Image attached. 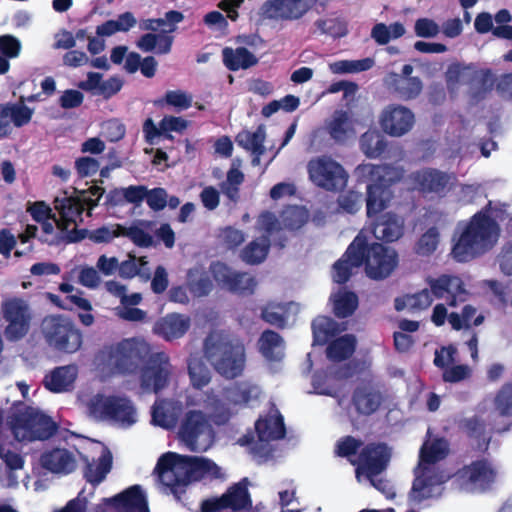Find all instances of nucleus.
Masks as SVG:
<instances>
[{
  "mask_svg": "<svg viewBox=\"0 0 512 512\" xmlns=\"http://www.w3.org/2000/svg\"><path fill=\"white\" fill-rule=\"evenodd\" d=\"M1 314L7 323L4 334L8 340L17 341L28 333L31 314L26 301L16 297L4 300Z\"/></svg>",
  "mask_w": 512,
  "mask_h": 512,
  "instance_id": "18",
  "label": "nucleus"
},
{
  "mask_svg": "<svg viewBox=\"0 0 512 512\" xmlns=\"http://www.w3.org/2000/svg\"><path fill=\"white\" fill-rule=\"evenodd\" d=\"M5 108L9 112L10 121L17 127L23 126L31 120L33 111L22 102L5 105Z\"/></svg>",
  "mask_w": 512,
  "mask_h": 512,
  "instance_id": "63",
  "label": "nucleus"
},
{
  "mask_svg": "<svg viewBox=\"0 0 512 512\" xmlns=\"http://www.w3.org/2000/svg\"><path fill=\"white\" fill-rule=\"evenodd\" d=\"M250 504L247 486L240 482L219 498L203 501L201 512H239Z\"/></svg>",
  "mask_w": 512,
  "mask_h": 512,
  "instance_id": "22",
  "label": "nucleus"
},
{
  "mask_svg": "<svg viewBox=\"0 0 512 512\" xmlns=\"http://www.w3.org/2000/svg\"><path fill=\"white\" fill-rule=\"evenodd\" d=\"M494 413L499 416H512V384L504 385L493 399Z\"/></svg>",
  "mask_w": 512,
  "mask_h": 512,
  "instance_id": "58",
  "label": "nucleus"
},
{
  "mask_svg": "<svg viewBox=\"0 0 512 512\" xmlns=\"http://www.w3.org/2000/svg\"><path fill=\"white\" fill-rule=\"evenodd\" d=\"M306 168L312 184L326 191H339L347 184L348 173L331 156L313 157L308 161Z\"/></svg>",
  "mask_w": 512,
  "mask_h": 512,
  "instance_id": "16",
  "label": "nucleus"
},
{
  "mask_svg": "<svg viewBox=\"0 0 512 512\" xmlns=\"http://www.w3.org/2000/svg\"><path fill=\"white\" fill-rule=\"evenodd\" d=\"M385 85L404 100L416 98L422 91V82L418 77H401L397 73L386 76Z\"/></svg>",
  "mask_w": 512,
  "mask_h": 512,
  "instance_id": "37",
  "label": "nucleus"
},
{
  "mask_svg": "<svg viewBox=\"0 0 512 512\" xmlns=\"http://www.w3.org/2000/svg\"><path fill=\"white\" fill-rule=\"evenodd\" d=\"M265 129L259 126L255 131H242L237 136V143L252 153L253 165L260 164V156L264 153L263 142L265 140Z\"/></svg>",
  "mask_w": 512,
  "mask_h": 512,
  "instance_id": "42",
  "label": "nucleus"
},
{
  "mask_svg": "<svg viewBox=\"0 0 512 512\" xmlns=\"http://www.w3.org/2000/svg\"><path fill=\"white\" fill-rule=\"evenodd\" d=\"M42 333L51 348L63 353H76L83 344L81 331L65 316L46 317L42 322Z\"/></svg>",
  "mask_w": 512,
  "mask_h": 512,
  "instance_id": "15",
  "label": "nucleus"
},
{
  "mask_svg": "<svg viewBox=\"0 0 512 512\" xmlns=\"http://www.w3.org/2000/svg\"><path fill=\"white\" fill-rule=\"evenodd\" d=\"M495 475V471L489 463L477 461L460 472V485L467 492L483 491L494 481Z\"/></svg>",
  "mask_w": 512,
  "mask_h": 512,
  "instance_id": "25",
  "label": "nucleus"
},
{
  "mask_svg": "<svg viewBox=\"0 0 512 512\" xmlns=\"http://www.w3.org/2000/svg\"><path fill=\"white\" fill-rule=\"evenodd\" d=\"M429 289H423L418 293L405 295L395 299L397 311L423 310L428 308L434 298H443L448 295L451 299L449 305L454 307L458 302L465 301L466 290L462 280L457 276L441 275L437 278H428Z\"/></svg>",
  "mask_w": 512,
  "mask_h": 512,
  "instance_id": "10",
  "label": "nucleus"
},
{
  "mask_svg": "<svg viewBox=\"0 0 512 512\" xmlns=\"http://www.w3.org/2000/svg\"><path fill=\"white\" fill-rule=\"evenodd\" d=\"M211 272L215 281L223 288L233 292H252L256 286L254 278L247 273L232 271L224 263H214Z\"/></svg>",
  "mask_w": 512,
  "mask_h": 512,
  "instance_id": "26",
  "label": "nucleus"
},
{
  "mask_svg": "<svg viewBox=\"0 0 512 512\" xmlns=\"http://www.w3.org/2000/svg\"><path fill=\"white\" fill-rule=\"evenodd\" d=\"M439 242V234L435 228H430L419 239L416 245V252L420 255L433 253Z\"/></svg>",
  "mask_w": 512,
  "mask_h": 512,
  "instance_id": "64",
  "label": "nucleus"
},
{
  "mask_svg": "<svg viewBox=\"0 0 512 512\" xmlns=\"http://www.w3.org/2000/svg\"><path fill=\"white\" fill-rule=\"evenodd\" d=\"M188 374L191 389L186 393V407L203 408L216 424L226 423L238 407L249 404L261 394V389L249 382L235 384L221 396L214 389L204 390L211 381V372L200 359H190Z\"/></svg>",
  "mask_w": 512,
  "mask_h": 512,
  "instance_id": "1",
  "label": "nucleus"
},
{
  "mask_svg": "<svg viewBox=\"0 0 512 512\" xmlns=\"http://www.w3.org/2000/svg\"><path fill=\"white\" fill-rule=\"evenodd\" d=\"M106 504H112L118 512H149L147 497L139 485H134L121 494L104 499Z\"/></svg>",
  "mask_w": 512,
  "mask_h": 512,
  "instance_id": "32",
  "label": "nucleus"
},
{
  "mask_svg": "<svg viewBox=\"0 0 512 512\" xmlns=\"http://www.w3.org/2000/svg\"><path fill=\"white\" fill-rule=\"evenodd\" d=\"M32 218L38 222L42 231L47 235H51L55 227L57 228V221L52 216L51 208L44 202H36L27 208Z\"/></svg>",
  "mask_w": 512,
  "mask_h": 512,
  "instance_id": "47",
  "label": "nucleus"
},
{
  "mask_svg": "<svg viewBox=\"0 0 512 512\" xmlns=\"http://www.w3.org/2000/svg\"><path fill=\"white\" fill-rule=\"evenodd\" d=\"M317 28L332 37H343L347 33L346 23L338 18H325L316 22Z\"/></svg>",
  "mask_w": 512,
  "mask_h": 512,
  "instance_id": "62",
  "label": "nucleus"
},
{
  "mask_svg": "<svg viewBox=\"0 0 512 512\" xmlns=\"http://www.w3.org/2000/svg\"><path fill=\"white\" fill-rule=\"evenodd\" d=\"M156 471L161 490L173 494L177 499L193 482L223 477L222 469L210 459L173 452L159 458Z\"/></svg>",
  "mask_w": 512,
  "mask_h": 512,
  "instance_id": "3",
  "label": "nucleus"
},
{
  "mask_svg": "<svg viewBox=\"0 0 512 512\" xmlns=\"http://www.w3.org/2000/svg\"><path fill=\"white\" fill-rule=\"evenodd\" d=\"M381 402V394L370 385L357 388L353 395V404L357 412L363 415L377 411Z\"/></svg>",
  "mask_w": 512,
  "mask_h": 512,
  "instance_id": "41",
  "label": "nucleus"
},
{
  "mask_svg": "<svg viewBox=\"0 0 512 512\" xmlns=\"http://www.w3.org/2000/svg\"><path fill=\"white\" fill-rule=\"evenodd\" d=\"M499 229L488 211L473 216L469 223L459 227L454 237L452 255L458 262H466L490 249L497 241Z\"/></svg>",
  "mask_w": 512,
  "mask_h": 512,
  "instance_id": "6",
  "label": "nucleus"
},
{
  "mask_svg": "<svg viewBox=\"0 0 512 512\" xmlns=\"http://www.w3.org/2000/svg\"><path fill=\"white\" fill-rule=\"evenodd\" d=\"M255 429L259 441L252 450L258 453L264 446L273 440H278L284 437L285 428L283 418L276 409H272L265 417H260L255 424Z\"/></svg>",
  "mask_w": 512,
  "mask_h": 512,
  "instance_id": "27",
  "label": "nucleus"
},
{
  "mask_svg": "<svg viewBox=\"0 0 512 512\" xmlns=\"http://www.w3.org/2000/svg\"><path fill=\"white\" fill-rule=\"evenodd\" d=\"M78 374L79 369L75 364L59 366L46 373L43 385L53 393L70 392L75 387Z\"/></svg>",
  "mask_w": 512,
  "mask_h": 512,
  "instance_id": "28",
  "label": "nucleus"
},
{
  "mask_svg": "<svg viewBox=\"0 0 512 512\" xmlns=\"http://www.w3.org/2000/svg\"><path fill=\"white\" fill-rule=\"evenodd\" d=\"M281 218L285 228L297 229L307 221L308 212L303 207L292 206L283 211Z\"/></svg>",
  "mask_w": 512,
  "mask_h": 512,
  "instance_id": "59",
  "label": "nucleus"
},
{
  "mask_svg": "<svg viewBox=\"0 0 512 512\" xmlns=\"http://www.w3.org/2000/svg\"><path fill=\"white\" fill-rule=\"evenodd\" d=\"M150 351V345L144 339L128 338L100 350L95 356L94 365L102 379L114 375H130Z\"/></svg>",
  "mask_w": 512,
  "mask_h": 512,
  "instance_id": "5",
  "label": "nucleus"
},
{
  "mask_svg": "<svg viewBox=\"0 0 512 512\" xmlns=\"http://www.w3.org/2000/svg\"><path fill=\"white\" fill-rule=\"evenodd\" d=\"M326 127L329 135L337 142H345L356 135L355 121L345 111H335Z\"/></svg>",
  "mask_w": 512,
  "mask_h": 512,
  "instance_id": "36",
  "label": "nucleus"
},
{
  "mask_svg": "<svg viewBox=\"0 0 512 512\" xmlns=\"http://www.w3.org/2000/svg\"><path fill=\"white\" fill-rule=\"evenodd\" d=\"M115 395L96 393L91 396H80L79 401L86 413L93 419L108 421L110 410L114 404Z\"/></svg>",
  "mask_w": 512,
  "mask_h": 512,
  "instance_id": "35",
  "label": "nucleus"
},
{
  "mask_svg": "<svg viewBox=\"0 0 512 512\" xmlns=\"http://www.w3.org/2000/svg\"><path fill=\"white\" fill-rule=\"evenodd\" d=\"M331 300L333 302L334 313L338 317H347L351 315L358 306V298L353 292L340 289L338 292L332 294Z\"/></svg>",
  "mask_w": 512,
  "mask_h": 512,
  "instance_id": "49",
  "label": "nucleus"
},
{
  "mask_svg": "<svg viewBox=\"0 0 512 512\" xmlns=\"http://www.w3.org/2000/svg\"><path fill=\"white\" fill-rule=\"evenodd\" d=\"M94 450L100 453L97 461H93L87 465L85 470V477L88 482L98 484L110 472L112 466V455L100 443H94Z\"/></svg>",
  "mask_w": 512,
  "mask_h": 512,
  "instance_id": "39",
  "label": "nucleus"
},
{
  "mask_svg": "<svg viewBox=\"0 0 512 512\" xmlns=\"http://www.w3.org/2000/svg\"><path fill=\"white\" fill-rule=\"evenodd\" d=\"M318 0H267L260 8L264 18L272 20H298L302 18Z\"/></svg>",
  "mask_w": 512,
  "mask_h": 512,
  "instance_id": "19",
  "label": "nucleus"
},
{
  "mask_svg": "<svg viewBox=\"0 0 512 512\" xmlns=\"http://www.w3.org/2000/svg\"><path fill=\"white\" fill-rule=\"evenodd\" d=\"M123 237L129 238L133 243L141 247H148L152 244V236L148 232V224L145 222L135 223L129 227L123 226Z\"/></svg>",
  "mask_w": 512,
  "mask_h": 512,
  "instance_id": "57",
  "label": "nucleus"
},
{
  "mask_svg": "<svg viewBox=\"0 0 512 512\" xmlns=\"http://www.w3.org/2000/svg\"><path fill=\"white\" fill-rule=\"evenodd\" d=\"M188 286L194 296L207 295L212 288V283L205 276L204 268L197 266L188 272Z\"/></svg>",
  "mask_w": 512,
  "mask_h": 512,
  "instance_id": "54",
  "label": "nucleus"
},
{
  "mask_svg": "<svg viewBox=\"0 0 512 512\" xmlns=\"http://www.w3.org/2000/svg\"><path fill=\"white\" fill-rule=\"evenodd\" d=\"M406 32L403 24L394 22L390 25L377 23L371 30V38L379 45H385L391 40L402 37Z\"/></svg>",
  "mask_w": 512,
  "mask_h": 512,
  "instance_id": "50",
  "label": "nucleus"
},
{
  "mask_svg": "<svg viewBox=\"0 0 512 512\" xmlns=\"http://www.w3.org/2000/svg\"><path fill=\"white\" fill-rule=\"evenodd\" d=\"M75 273L78 276V282L84 287L94 289L100 283L101 279L97 270L91 266L80 265L72 269L70 272V277H72Z\"/></svg>",
  "mask_w": 512,
  "mask_h": 512,
  "instance_id": "61",
  "label": "nucleus"
},
{
  "mask_svg": "<svg viewBox=\"0 0 512 512\" xmlns=\"http://www.w3.org/2000/svg\"><path fill=\"white\" fill-rule=\"evenodd\" d=\"M412 189L424 195H443L454 184V177L435 169L417 171L409 177Z\"/></svg>",
  "mask_w": 512,
  "mask_h": 512,
  "instance_id": "21",
  "label": "nucleus"
},
{
  "mask_svg": "<svg viewBox=\"0 0 512 512\" xmlns=\"http://www.w3.org/2000/svg\"><path fill=\"white\" fill-rule=\"evenodd\" d=\"M137 23L135 16L131 12L120 14L116 19L108 20L97 26L96 33L98 36H111L117 32H127Z\"/></svg>",
  "mask_w": 512,
  "mask_h": 512,
  "instance_id": "45",
  "label": "nucleus"
},
{
  "mask_svg": "<svg viewBox=\"0 0 512 512\" xmlns=\"http://www.w3.org/2000/svg\"><path fill=\"white\" fill-rule=\"evenodd\" d=\"M190 317L183 314L171 313L159 319L153 327L154 334L166 341L183 337L190 328Z\"/></svg>",
  "mask_w": 512,
  "mask_h": 512,
  "instance_id": "33",
  "label": "nucleus"
},
{
  "mask_svg": "<svg viewBox=\"0 0 512 512\" xmlns=\"http://www.w3.org/2000/svg\"><path fill=\"white\" fill-rule=\"evenodd\" d=\"M379 122L385 133L399 137L411 130L415 117L405 106L389 105L382 111Z\"/></svg>",
  "mask_w": 512,
  "mask_h": 512,
  "instance_id": "24",
  "label": "nucleus"
},
{
  "mask_svg": "<svg viewBox=\"0 0 512 512\" xmlns=\"http://www.w3.org/2000/svg\"><path fill=\"white\" fill-rule=\"evenodd\" d=\"M375 65L372 57L352 60H338L328 64L333 74H354L370 70Z\"/></svg>",
  "mask_w": 512,
  "mask_h": 512,
  "instance_id": "46",
  "label": "nucleus"
},
{
  "mask_svg": "<svg viewBox=\"0 0 512 512\" xmlns=\"http://www.w3.org/2000/svg\"><path fill=\"white\" fill-rule=\"evenodd\" d=\"M40 463L51 473L67 475L77 467V457L73 451L66 448H54L41 455Z\"/></svg>",
  "mask_w": 512,
  "mask_h": 512,
  "instance_id": "29",
  "label": "nucleus"
},
{
  "mask_svg": "<svg viewBox=\"0 0 512 512\" xmlns=\"http://www.w3.org/2000/svg\"><path fill=\"white\" fill-rule=\"evenodd\" d=\"M108 422L121 427H129L137 422L138 414L132 402L122 396H115L114 404L110 410Z\"/></svg>",
  "mask_w": 512,
  "mask_h": 512,
  "instance_id": "40",
  "label": "nucleus"
},
{
  "mask_svg": "<svg viewBox=\"0 0 512 512\" xmlns=\"http://www.w3.org/2000/svg\"><path fill=\"white\" fill-rule=\"evenodd\" d=\"M364 247L363 264L369 278L384 279L397 267L398 255L394 249L379 243L368 245L366 236Z\"/></svg>",
  "mask_w": 512,
  "mask_h": 512,
  "instance_id": "17",
  "label": "nucleus"
},
{
  "mask_svg": "<svg viewBox=\"0 0 512 512\" xmlns=\"http://www.w3.org/2000/svg\"><path fill=\"white\" fill-rule=\"evenodd\" d=\"M259 350L266 360L280 361L284 357L283 340L273 331H265L259 339Z\"/></svg>",
  "mask_w": 512,
  "mask_h": 512,
  "instance_id": "44",
  "label": "nucleus"
},
{
  "mask_svg": "<svg viewBox=\"0 0 512 512\" xmlns=\"http://www.w3.org/2000/svg\"><path fill=\"white\" fill-rule=\"evenodd\" d=\"M103 188L92 185L87 190L76 191L75 196H67L63 192L62 196L55 198V209L59 214L57 229L64 235L68 242H75L83 238V231L77 227L82 222L83 211L85 208L91 210L98 204L103 195Z\"/></svg>",
  "mask_w": 512,
  "mask_h": 512,
  "instance_id": "7",
  "label": "nucleus"
},
{
  "mask_svg": "<svg viewBox=\"0 0 512 512\" xmlns=\"http://www.w3.org/2000/svg\"><path fill=\"white\" fill-rule=\"evenodd\" d=\"M355 345L356 339L354 336H341L329 344L327 347V357L335 362L344 360L352 355Z\"/></svg>",
  "mask_w": 512,
  "mask_h": 512,
  "instance_id": "48",
  "label": "nucleus"
},
{
  "mask_svg": "<svg viewBox=\"0 0 512 512\" xmlns=\"http://www.w3.org/2000/svg\"><path fill=\"white\" fill-rule=\"evenodd\" d=\"M390 459L389 449L382 444L368 445L362 449L356 460L351 462L357 465L356 478L359 482L368 480L372 486L382 492L386 498H393L395 496L392 485L382 479L378 478L379 474L386 468Z\"/></svg>",
  "mask_w": 512,
  "mask_h": 512,
  "instance_id": "12",
  "label": "nucleus"
},
{
  "mask_svg": "<svg viewBox=\"0 0 512 512\" xmlns=\"http://www.w3.org/2000/svg\"><path fill=\"white\" fill-rule=\"evenodd\" d=\"M123 234V226L120 224H109L99 227L90 233V239L96 243H109Z\"/></svg>",
  "mask_w": 512,
  "mask_h": 512,
  "instance_id": "60",
  "label": "nucleus"
},
{
  "mask_svg": "<svg viewBox=\"0 0 512 512\" xmlns=\"http://www.w3.org/2000/svg\"><path fill=\"white\" fill-rule=\"evenodd\" d=\"M360 148L367 157L377 158L385 149L384 138L376 130L367 131L360 138Z\"/></svg>",
  "mask_w": 512,
  "mask_h": 512,
  "instance_id": "52",
  "label": "nucleus"
},
{
  "mask_svg": "<svg viewBox=\"0 0 512 512\" xmlns=\"http://www.w3.org/2000/svg\"><path fill=\"white\" fill-rule=\"evenodd\" d=\"M205 356L214 369L223 377L233 379L240 376L245 368L244 345L228 334L214 331L205 341Z\"/></svg>",
  "mask_w": 512,
  "mask_h": 512,
  "instance_id": "8",
  "label": "nucleus"
},
{
  "mask_svg": "<svg viewBox=\"0 0 512 512\" xmlns=\"http://www.w3.org/2000/svg\"><path fill=\"white\" fill-rule=\"evenodd\" d=\"M119 274L125 278H132L136 275L148 279L150 277V269L143 257L136 258L129 255V258L119 263Z\"/></svg>",
  "mask_w": 512,
  "mask_h": 512,
  "instance_id": "55",
  "label": "nucleus"
},
{
  "mask_svg": "<svg viewBox=\"0 0 512 512\" xmlns=\"http://www.w3.org/2000/svg\"><path fill=\"white\" fill-rule=\"evenodd\" d=\"M365 246V233L360 232L354 241L349 245L344 256L333 266L332 278L336 283L346 282L354 269L363 264Z\"/></svg>",
  "mask_w": 512,
  "mask_h": 512,
  "instance_id": "23",
  "label": "nucleus"
},
{
  "mask_svg": "<svg viewBox=\"0 0 512 512\" xmlns=\"http://www.w3.org/2000/svg\"><path fill=\"white\" fill-rule=\"evenodd\" d=\"M0 410V459L3 466L12 470H23L24 458L12 442L5 438L6 426L18 441L45 440L56 431V423L50 416L35 407H14L6 417Z\"/></svg>",
  "mask_w": 512,
  "mask_h": 512,
  "instance_id": "2",
  "label": "nucleus"
},
{
  "mask_svg": "<svg viewBox=\"0 0 512 512\" xmlns=\"http://www.w3.org/2000/svg\"><path fill=\"white\" fill-rule=\"evenodd\" d=\"M484 321L482 314H477V310L471 305H466L461 314L450 313L448 322L455 330L470 328L471 326H479Z\"/></svg>",
  "mask_w": 512,
  "mask_h": 512,
  "instance_id": "51",
  "label": "nucleus"
},
{
  "mask_svg": "<svg viewBox=\"0 0 512 512\" xmlns=\"http://www.w3.org/2000/svg\"><path fill=\"white\" fill-rule=\"evenodd\" d=\"M268 249L269 240L266 236H263L260 240L257 239L247 245L241 252V258L248 264H257L266 258Z\"/></svg>",
  "mask_w": 512,
  "mask_h": 512,
  "instance_id": "53",
  "label": "nucleus"
},
{
  "mask_svg": "<svg viewBox=\"0 0 512 512\" xmlns=\"http://www.w3.org/2000/svg\"><path fill=\"white\" fill-rule=\"evenodd\" d=\"M448 453V444L443 439L426 441L420 451L419 465L415 471V480L409 495L414 503L438 497L443 491V484L450 474L441 471L438 462Z\"/></svg>",
  "mask_w": 512,
  "mask_h": 512,
  "instance_id": "4",
  "label": "nucleus"
},
{
  "mask_svg": "<svg viewBox=\"0 0 512 512\" xmlns=\"http://www.w3.org/2000/svg\"><path fill=\"white\" fill-rule=\"evenodd\" d=\"M390 459L389 449L382 444L368 445L362 449L356 460L351 462L357 465L356 478L359 482L368 480L372 486L382 492L386 498H393L395 496L392 485L382 479L378 478L379 474L386 468Z\"/></svg>",
  "mask_w": 512,
  "mask_h": 512,
  "instance_id": "11",
  "label": "nucleus"
},
{
  "mask_svg": "<svg viewBox=\"0 0 512 512\" xmlns=\"http://www.w3.org/2000/svg\"><path fill=\"white\" fill-rule=\"evenodd\" d=\"M171 373L168 355L164 352L152 354L141 372V386L146 391L158 393L166 387Z\"/></svg>",
  "mask_w": 512,
  "mask_h": 512,
  "instance_id": "20",
  "label": "nucleus"
},
{
  "mask_svg": "<svg viewBox=\"0 0 512 512\" xmlns=\"http://www.w3.org/2000/svg\"><path fill=\"white\" fill-rule=\"evenodd\" d=\"M356 173L363 181L369 182L366 199L368 218L381 215L392 199L388 185L401 178L402 170L386 165L362 164L357 167Z\"/></svg>",
  "mask_w": 512,
  "mask_h": 512,
  "instance_id": "9",
  "label": "nucleus"
},
{
  "mask_svg": "<svg viewBox=\"0 0 512 512\" xmlns=\"http://www.w3.org/2000/svg\"><path fill=\"white\" fill-rule=\"evenodd\" d=\"M314 342L325 343L329 337L339 331V325L326 316L317 317L312 323Z\"/></svg>",
  "mask_w": 512,
  "mask_h": 512,
  "instance_id": "56",
  "label": "nucleus"
},
{
  "mask_svg": "<svg viewBox=\"0 0 512 512\" xmlns=\"http://www.w3.org/2000/svg\"><path fill=\"white\" fill-rule=\"evenodd\" d=\"M225 66L232 71L247 69L257 63V58L246 48L226 47L222 51Z\"/></svg>",
  "mask_w": 512,
  "mask_h": 512,
  "instance_id": "43",
  "label": "nucleus"
},
{
  "mask_svg": "<svg viewBox=\"0 0 512 512\" xmlns=\"http://www.w3.org/2000/svg\"><path fill=\"white\" fill-rule=\"evenodd\" d=\"M350 366H345L340 370L330 368L328 373L315 374L312 378L313 392L320 395L335 397L341 390L344 380L353 375Z\"/></svg>",
  "mask_w": 512,
  "mask_h": 512,
  "instance_id": "30",
  "label": "nucleus"
},
{
  "mask_svg": "<svg viewBox=\"0 0 512 512\" xmlns=\"http://www.w3.org/2000/svg\"><path fill=\"white\" fill-rule=\"evenodd\" d=\"M298 312L299 307L293 302L286 304L272 302L263 309L262 318L271 325L283 327L293 321Z\"/></svg>",
  "mask_w": 512,
  "mask_h": 512,
  "instance_id": "38",
  "label": "nucleus"
},
{
  "mask_svg": "<svg viewBox=\"0 0 512 512\" xmlns=\"http://www.w3.org/2000/svg\"><path fill=\"white\" fill-rule=\"evenodd\" d=\"M184 19L181 12L169 11L163 18L144 19L139 27L145 31H160L161 33H147L139 38L137 47L144 51H154L157 54H167L171 50L173 37L169 35L176 30V25Z\"/></svg>",
  "mask_w": 512,
  "mask_h": 512,
  "instance_id": "14",
  "label": "nucleus"
},
{
  "mask_svg": "<svg viewBox=\"0 0 512 512\" xmlns=\"http://www.w3.org/2000/svg\"><path fill=\"white\" fill-rule=\"evenodd\" d=\"M180 420L179 439L192 451H206L214 441V432L209 423H216L201 407H186Z\"/></svg>",
  "mask_w": 512,
  "mask_h": 512,
  "instance_id": "13",
  "label": "nucleus"
},
{
  "mask_svg": "<svg viewBox=\"0 0 512 512\" xmlns=\"http://www.w3.org/2000/svg\"><path fill=\"white\" fill-rule=\"evenodd\" d=\"M182 412V403L178 400L162 399L152 408V423L165 429L174 428Z\"/></svg>",
  "mask_w": 512,
  "mask_h": 512,
  "instance_id": "34",
  "label": "nucleus"
},
{
  "mask_svg": "<svg viewBox=\"0 0 512 512\" xmlns=\"http://www.w3.org/2000/svg\"><path fill=\"white\" fill-rule=\"evenodd\" d=\"M373 221V234L376 239L393 242L402 237L404 233V219L394 213H382L371 219Z\"/></svg>",
  "mask_w": 512,
  "mask_h": 512,
  "instance_id": "31",
  "label": "nucleus"
}]
</instances>
